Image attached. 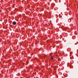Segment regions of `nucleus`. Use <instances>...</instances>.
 Wrapping results in <instances>:
<instances>
[{
	"instance_id": "nucleus-2",
	"label": "nucleus",
	"mask_w": 78,
	"mask_h": 78,
	"mask_svg": "<svg viewBox=\"0 0 78 78\" xmlns=\"http://www.w3.org/2000/svg\"><path fill=\"white\" fill-rule=\"evenodd\" d=\"M51 58L52 59H53V57H51Z\"/></svg>"
},
{
	"instance_id": "nucleus-1",
	"label": "nucleus",
	"mask_w": 78,
	"mask_h": 78,
	"mask_svg": "<svg viewBox=\"0 0 78 78\" xmlns=\"http://www.w3.org/2000/svg\"><path fill=\"white\" fill-rule=\"evenodd\" d=\"M14 25H16V22L14 21L12 23Z\"/></svg>"
}]
</instances>
